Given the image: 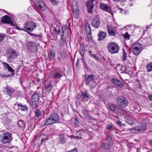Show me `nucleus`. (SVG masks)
Returning <instances> with one entry per match:
<instances>
[{"instance_id": "obj_1", "label": "nucleus", "mask_w": 152, "mask_h": 152, "mask_svg": "<svg viewBox=\"0 0 152 152\" xmlns=\"http://www.w3.org/2000/svg\"><path fill=\"white\" fill-rule=\"evenodd\" d=\"M108 50L111 53L114 54L117 53L119 50V46L115 42H111L107 45Z\"/></svg>"}, {"instance_id": "obj_2", "label": "nucleus", "mask_w": 152, "mask_h": 152, "mask_svg": "<svg viewBox=\"0 0 152 152\" xmlns=\"http://www.w3.org/2000/svg\"><path fill=\"white\" fill-rule=\"evenodd\" d=\"M1 138L2 143L3 144L10 143L12 140V134L8 132L3 133L1 135Z\"/></svg>"}, {"instance_id": "obj_3", "label": "nucleus", "mask_w": 152, "mask_h": 152, "mask_svg": "<svg viewBox=\"0 0 152 152\" xmlns=\"http://www.w3.org/2000/svg\"><path fill=\"white\" fill-rule=\"evenodd\" d=\"M59 118L58 115H52L46 119L45 124L49 125L59 121Z\"/></svg>"}, {"instance_id": "obj_4", "label": "nucleus", "mask_w": 152, "mask_h": 152, "mask_svg": "<svg viewBox=\"0 0 152 152\" xmlns=\"http://www.w3.org/2000/svg\"><path fill=\"white\" fill-rule=\"evenodd\" d=\"M7 54V61L9 63L12 62V60L15 58L18 55V53L12 48L8 49Z\"/></svg>"}, {"instance_id": "obj_5", "label": "nucleus", "mask_w": 152, "mask_h": 152, "mask_svg": "<svg viewBox=\"0 0 152 152\" xmlns=\"http://www.w3.org/2000/svg\"><path fill=\"white\" fill-rule=\"evenodd\" d=\"M142 45L140 43L137 42L132 46L133 53L136 56H137L142 50Z\"/></svg>"}, {"instance_id": "obj_6", "label": "nucleus", "mask_w": 152, "mask_h": 152, "mask_svg": "<svg viewBox=\"0 0 152 152\" xmlns=\"http://www.w3.org/2000/svg\"><path fill=\"white\" fill-rule=\"evenodd\" d=\"M116 101L118 104L122 107H125L128 104V101L126 98L123 96H118L117 98Z\"/></svg>"}, {"instance_id": "obj_7", "label": "nucleus", "mask_w": 152, "mask_h": 152, "mask_svg": "<svg viewBox=\"0 0 152 152\" xmlns=\"http://www.w3.org/2000/svg\"><path fill=\"white\" fill-rule=\"evenodd\" d=\"M147 127L145 124H141L140 126L133 128L131 129V133H139L144 131L146 129Z\"/></svg>"}, {"instance_id": "obj_8", "label": "nucleus", "mask_w": 152, "mask_h": 152, "mask_svg": "<svg viewBox=\"0 0 152 152\" xmlns=\"http://www.w3.org/2000/svg\"><path fill=\"white\" fill-rule=\"evenodd\" d=\"M36 26V24L34 22H29L24 24V28L27 32H31Z\"/></svg>"}, {"instance_id": "obj_9", "label": "nucleus", "mask_w": 152, "mask_h": 152, "mask_svg": "<svg viewBox=\"0 0 152 152\" xmlns=\"http://www.w3.org/2000/svg\"><path fill=\"white\" fill-rule=\"evenodd\" d=\"M62 32H61L60 39H68V29L66 26H62Z\"/></svg>"}, {"instance_id": "obj_10", "label": "nucleus", "mask_w": 152, "mask_h": 152, "mask_svg": "<svg viewBox=\"0 0 152 152\" xmlns=\"http://www.w3.org/2000/svg\"><path fill=\"white\" fill-rule=\"evenodd\" d=\"M91 25L93 27L96 28H98L99 27L100 22L97 15H96L93 18Z\"/></svg>"}, {"instance_id": "obj_11", "label": "nucleus", "mask_w": 152, "mask_h": 152, "mask_svg": "<svg viewBox=\"0 0 152 152\" xmlns=\"http://www.w3.org/2000/svg\"><path fill=\"white\" fill-rule=\"evenodd\" d=\"M1 21L4 23H10L13 26H15V23L13 22L10 18L7 15L3 16L1 18Z\"/></svg>"}, {"instance_id": "obj_12", "label": "nucleus", "mask_w": 152, "mask_h": 152, "mask_svg": "<svg viewBox=\"0 0 152 152\" xmlns=\"http://www.w3.org/2000/svg\"><path fill=\"white\" fill-rule=\"evenodd\" d=\"M95 0H89L86 3L87 10L89 13H92V10L94 7L93 2Z\"/></svg>"}, {"instance_id": "obj_13", "label": "nucleus", "mask_w": 152, "mask_h": 152, "mask_svg": "<svg viewBox=\"0 0 152 152\" xmlns=\"http://www.w3.org/2000/svg\"><path fill=\"white\" fill-rule=\"evenodd\" d=\"M94 76L93 74H90L85 77V85L89 86L91 82L93 80Z\"/></svg>"}, {"instance_id": "obj_14", "label": "nucleus", "mask_w": 152, "mask_h": 152, "mask_svg": "<svg viewBox=\"0 0 152 152\" xmlns=\"http://www.w3.org/2000/svg\"><path fill=\"white\" fill-rule=\"evenodd\" d=\"M99 8L100 9L102 10L110 12L111 9L108 5L107 4H105L103 3H100L99 5Z\"/></svg>"}, {"instance_id": "obj_15", "label": "nucleus", "mask_w": 152, "mask_h": 152, "mask_svg": "<svg viewBox=\"0 0 152 152\" xmlns=\"http://www.w3.org/2000/svg\"><path fill=\"white\" fill-rule=\"evenodd\" d=\"M2 64L3 66V68L5 69H7L9 72L13 74L12 75H14V70L7 63L5 62H2Z\"/></svg>"}, {"instance_id": "obj_16", "label": "nucleus", "mask_w": 152, "mask_h": 152, "mask_svg": "<svg viewBox=\"0 0 152 152\" xmlns=\"http://www.w3.org/2000/svg\"><path fill=\"white\" fill-rule=\"evenodd\" d=\"M107 28L108 34L111 36H114L116 35L115 29L112 26L107 25Z\"/></svg>"}, {"instance_id": "obj_17", "label": "nucleus", "mask_w": 152, "mask_h": 152, "mask_svg": "<svg viewBox=\"0 0 152 152\" xmlns=\"http://www.w3.org/2000/svg\"><path fill=\"white\" fill-rule=\"evenodd\" d=\"M15 108L18 107V108L22 111H25L28 110V108L26 105H23L21 104H15L14 106Z\"/></svg>"}, {"instance_id": "obj_18", "label": "nucleus", "mask_w": 152, "mask_h": 152, "mask_svg": "<svg viewBox=\"0 0 152 152\" xmlns=\"http://www.w3.org/2000/svg\"><path fill=\"white\" fill-rule=\"evenodd\" d=\"M38 94L37 93H35L32 97V101L33 105L37 107L38 104Z\"/></svg>"}, {"instance_id": "obj_19", "label": "nucleus", "mask_w": 152, "mask_h": 152, "mask_svg": "<svg viewBox=\"0 0 152 152\" xmlns=\"http://www.w3.org/2000/svg\"><path fill=\"white\" fill-rule=\"evenodd\" d=\"M106 36V32L104 31H100L98 34V40L99 41H102L104 39Z\"/></svg>"}, {"instance_id": "obj_20", "label": "nucleus", "mask_w": 152, "mask_h": 152, "mask_svg": "<svg viewBox=\"0 0 152 152\" xmlns=\"http://www.w3.org/2000/svg\"><path fill=\"white\" fill-rule=\"evenodd\" d=\"M39 8L42 11H44L46 9V5L44 2L41 0H39Z\"/></svg>"}, {"instance_id": "obj_21", "label": "nucleus", "mask_w": 152, "mask_h": 152, "mask_svg": "<svg viewBox=\"0 0 152 152\" xmlns=\"http://www.w3.org/2000/svg\"><path fill=\"white\" fill-rule=\"evenodd\" d=\"M53 88V86L50 83H49L45 85V89L46 92L48 93L50 92Z\"/></svg>"}, {"instance_id": "obj_22", "label": "nucleus", "mask_w": 152, "mask_h": 152, "mask_svg": "<svg viewBox=\"0 0 152 152\" xmlns=\"http://www.w3.org/2000/svg\"><path fill=\"white\" fill-rule=\"evenodd\" d=\"M125 121L126 122L131 125L134 124V121L133 118L130 116L127 115L125 118Z\"/></svg>"}, {"instance_id": "obj_23", "label": "nucleus", "mask_w": 152, "mask_h": 152, "mask_svg": "<svg viewBox=\"0 0 152 152\" xmlns=\"http://www.w3.org/2000/svg\"><path fill=\"white\" fill-rule=\"evenodd\" d=\"M111 81L114 84H116V85L120 87H123L124 85V84L123 83L119 81L118 80L116 79H113L111 80Z\"/></svg>"}, {"instance_id": "obj_24", "label": "nucleus", "mask_w": 152, "mask_h": 152, "mask_svg": "<svg viewBox=\"0 0 152 152\" xmlns=\"http://www.w3.org/2000/svg\"><path fill=\"white\" fill-rule=\"evenodd\" d=\"M68 39H60V46L61 48H64L67 46Z\"/></svg>"}, {"instance_id": "obj_25", "label": "nucleus", "mask_w": 152, "mask_h": 152, "mask_svg": "<svg viewBox=\"0 0 152 152\" xmlns=\"http://www.w3.org/2000/svg\"><path fill=\"white\" fill-rule=\"evenodd\" d=\"M5 92H7V93L10 96H11L12 94L15 91L14 90L12 89L10 87L8 86L6 87L4 90Z\"/></svg>"}, {"instance_id": "obj_26", "label": "nucleus", "mask_w": 152, "mask_h": 152, "mask_svg": "<svg viewBox=\"0 0 152 152\" xmlns=\"http://www.w3.org/2000/svg\"><path fill=\"white\" fill-rule=\"evenodd\" d=\"M89 98V95L86 91H85L83 92H82V98L83 101H87L88 100Z\"/></svg>"}, {"instance_id": "obj_27", "label": "nucleus", "mask_w": 152, "mask_h": 152, "mask_svg": "<svg viewBox=\"0 0 152 152\" xmlns=\"http://www.w3.org/2000/svg\"><path fill=\"white\" fill-rule=\"evenodd\" d=\"M34 44L32 42H29L27 44V47L28 49L34 50L36 48V47L34 45Z\"/></svg>"}, {"instance_id": "obj_28", "label": "nucleus", "mask_w": 152, "mask_h": 152, "mask_svg": "<svg viewBox=\"0 0 152 152\" xmlns=\"http://www.w3.org/2000/svg\"><path fill=\"white\" fill-rule=\"evenodd\" d=\"M63 75L61 74L58 72H55L54 74L51 76L52 78L53 79H60V77H62Z\"/></svg>"}, {"instance_id": "obj_29", "label": "nucleus", "mask_w": 152, "mask_h": 152, "mask_svg": "<svg viewBox=\"0 0 152 152\" xmlns=\"http://www.w3.org/2000/svg\"><path fill=\"white\" fill-rule=\"evenodd\" d=\"M80 53L83 58V57L85 50V48L84 45H80L79 48Z\"/></svg>"}, {"instance_id": "obj_30", "label": "nucleus", "mask_w": 152, "mask_h": 152, "mask_svg": "<svg viewBox=\"0 0 152 152\" xmlns=\"http://www.w3.org/2000/svg\"><path fill=\"white\" fill-rule=\"evenodd\" d=\"M54 52L52 50H50L49 53V58L51 60H53L55 57Z\"/></svg>"}, {"instance_id": "obj_31", "label": "nucleus", "mask_w": 152, "mask_h": 152, "mask_svg": "<svg viewBox=\"0 0 152 152\" xmlns=\"http://www.w3.org/2000/svg\"><path fill=\"white\" fill-rule=\"evenodd\" d=\"M85 26L86 33H91V30L90 26L87 22L86 23Z\"/></svg>"}, {"instance_id": "obj_32", "label": "nucleus", "mask_w": 152, "mask_h": 152, "mask_svg": "<svg viewBox=\"0 0 152 152\" xmlns=\"http://www.w3.org/2000/svg\"><path fill=\"white\" fill-rule=\"evenodd\" d=\"M71 7L72 10L76 9H78L77 6V4L75 1H73L72 2V4L71 5Z\"/></svg>"}, {"instance_id": "obj_33", "label": "nucleus", "mask_w": 152, "mask_h": 152, "mask_svg": "<svg viewBox=\"0 0 152 152\" xmlns=\"http://www.w3.org/2000/svg\"><path fill=\"white\" fill-rule=\"evenodd\" d=\"M127 54L125 50L123 49V57L122 60L124 62L127 60Z\"/></svg>"}, {"instance_id": "obj_34", "label": "nucleus", "mask_w": 152, "mask_h": 152, "mask_svg": "<svg viewBox=\"0 0 152 152\" xmlns=\"http://www.w3.org/2000/svg\"><path fill=\"white\" fill-rule=\"evenodd\" d=\"M48 139L47 135L45 134H42L39 136V139L41 140L42 143Z\"/></svg>"}, {"instance_id": "obj_35", "label": "nucleus", "mask_w": 152, "mask_h": 152, "mask_svg": "<svg viewBox=\"0 0 152 152\" xmlns=\"http://www.w3.org/2000/svg\"><path fill=\"white\" fill-rule=\"evenodd\" d=\"M73 10L75 18L76 19L77 18L79 17V12L78 9H74Z\"/></svg>"}, {"instance_id": "obj_36", "label": "nucleus", "mask_w": 152, "mask_h": 152, "mask_svg": "<svg viewBox=\"0 0 152 152\" xmlns=\"http://www.w3.org/2000/svg\"><path fill=\"white\" fill-rule=\"evenodd\" d=\"M146 68L148 72L152 71V62L146 65Z\"/></svg>"}, {"instance_id": "obj_37", "label": "nucleus", "mask_w": 152, "mask_h": 152, "mask_svg": "<svg viewBox=\"0 0 152 152\" xmlns=\"http://www.w3.org/2000/svg\"><path fill=\"white\" fill-rule=\"evenodd\" d=\"M59 140L60 142L62 144H64L65 142V138L64 135H60Z\"/></svg>"}, {"instance_id": "obj_38", "label": "nucleus", "mask_w": 152, "mask_h": 152, "mask_svg": "<svg viewBox=\"0 0 152 152\" xmlns=\"http://www.w3.org/2000/svg\"><path fill=\"white\" fill-rule=\"evenodd\" d=\"M18 124L19 126L22 128H24L26 126L25 124L24 123L22 120L19 121L18 123Z\"/></svg>"}, {"instance_id": "obj_39", "label": "nucleus", "mask_w": 152, "mask_h": 152, "mask_svg": "<svg viewBox=\"0 0 152 152\" xmlns=\"http://www.w3.org/2000/svg\"><path fill=\"white\" fill-rule=\"evenodd\" d=\"M102 148L104 150H107L109 148L110 145L107 143L103 144L102 145Z\"/></svg>"}, {"instance_id": "obj_40", "label": "nucleus", "mask_w": 152, "mask_h": 152, "mask_svg": "<svg viewBox=\"0 0 152 152\" xmlns=\"http://www.w3.org/2000/svg\"><path fill=\"white\" fill-rule=\"evenodd\" d=\"M110 108L114 113H115V111L117 110V108L114 106L111 105L110 106Z\"/></svg>"}, {"instance_id": "obj_41", "label": "nucleus", "mask_w": 152, "mask_h": 152, "mask_svg": "<svg viewBox=\"0 0 152 152\" xmlns=\"http://www.w3.org/2000/svg\"><path fill=\"white\" fill-rule=\"evenodd\" d=\"M50 1L54 5H57L59 2V0H50Z\"/></svg>"}, {"instance_id": "obj_42", "label": "nucleus", "mask_w": 152, "mask_h": 152, "mask_svg": "<svg viewBox=\"0 0 152 152\" xmlns=\"http://www.w3.org/2000/svg\"><path fill=\"white\" fill-rule=\"evenodd\" d=\"M52 29H53V32H52V33L53 34L55 35L57 33V32L58 31V29L54 27H52Z\"/></svg>"}, {"instance_id": "obj_43", "label": "nucleus", "mask_w": 152, "mask_h": 152, "mask_svg": "<svg viewBox=\"0 0 152 152\" xmlns=\"http://www.w3.org/2000/svg\"><path fill=\"white\" fill-rule=\"evenodd\" d=\"M92 52L90 50L89 51V53L90 56H91V57H93L94 58H95L96 59H97L98 58H97V57L96 56V55L95 54H92Z\"/></svg>"}, {"instance_id": "obj_44", "label": "nucleus", "mask_w": 152, "mask_h": 152, "mask_svg": "<svg viewBox=\"0 0 152 152\" xmlns=\"http://www.w3.org/2000/svg\"><path fill=\"white\" fill-rule=\"evenodd\" d=\"M5 37V35L3 34H0V41H2Z\"/></svg>"}, {"instance_id": "obj_45", "label": "nucleus", "mask_w": 152, "mask_h": 152, "mask_svg": "<svg viewBox=\"0 0 152 152\" xmlns=\"http://www.w3.org/2000/svg\"><path fill=\"white\" fill-rule=\"evenodd\" d=\"M86 34L87 38L89 40H91L92 39L91 33H86Z\"/></svg>"}, {"instance_id": "obj_46", "label": "nucleus", "mask_w": 152, "mask_h": 152, "mask_svg": "<svg viewBox=\"0 0 152 152\" xmlns=\"http://www.w3.org/2000/svg\"><path fill=\"white\" fill-rule=\"evenodd\" d=\"M81 94H78L77 96L76 97V100H79V99L82 97V92L81 93Z\"/></svg>"}, {"instance_id": "obj_47", "label": "nucleus", "mask_w": 152, "mask_h": 152, "mask_svg": "<svg viewBox=\"0 0 152 152\" xmlns=\"http://www.w3.org/2000/svg\"><path fill=\"white\" fill-rule=\"evenodd\" d=\"M38 140V139H37V136H36L33 140V142L34 144H37Z\"/></svg>"}, {"instance_id": "obj_48", "label": "nucleus", "mask_w": 152, "mask_h": 152, "mask_svg": "<svg viewBox=\"0 0 152 152\" xmlns=\"http://www.w3.org/2000/svg\"><path fill=\"white\" fill-rule=\"evenodd\" d=\"M113 127L111 124H109L107 125L106 128L107 130H109L111 129Z\"/></svg>"}, {"instance_id": "obj_49", "label": "nucleus", "mask_w": 152, "mask_h": 152, "mask_svg": "<svg viewBox=\"0 0 152 152\" xmlns=\"http://www.w3.org/2000/svg\"><path fill=\"white\" fill-rule=\"evenodd\" d=\"M61 31L60 29L58 28V31L57 32V33L55 34V35L56 36L59 35L61 34Z\"/></svg>"}, {"instance_id": "obj_50", "label": "nucleus", "mask_w": 152, "mask_h": 152, "mask_svg": "<svg viewBox=\"0 0 152 152\" xmlns=\"http://www.w3.org/2000/svg\"><path fill=\"white\" fill-rule=\"evenodd\" d=\"M130 37V36L128 34L126 33V34L124 36V37L125 39H129V37Z\"/></svg>"}, {"instance_id": "obj_51", "label": "nucleus", "mask_w": 152, "mask_h": 152, "mask_svg": "<svg viewBox=\"0 0 152 152\" xmlns=\"http://www.w3.org/2000/svg\"><path fill=\"white\" fill-rule=\"evenodd\" d=\"M117 124L121 126L122 125L121 122L119 121H116Z\"/></svg>"}, {"instance_id": "obj_52", "label": "nucleus", "mask_w": 152, "mask_h": 152, "mask_svg": "<svg viewBox=\"0 0 152 152\" xmlns=\"http://www.w3.org/2000/svg\"><path fill=\"white\" fill-rule=\"evenodd\" d=\"M76 104L77 106L78 105L79 106L80 105V103L78 100H76Z\"/></svg>"}, {"instance_id": "obj_53", "label": "nucleus", "mask_w": 152, "mask_h": 152, "mask_svg": "<svg viewBox=\"0 0 152 152\" xmlns=\"http://www.w3.org/2000/svg\"><path fill=\"white\" fill-rule=\"evenodd\" d=\"M75 121L76 124H77L79 122L78 118H75Z\"/></svg>"}, {"instance_id": "obj_54", "label": "nucleus", "mask_w": 152, "mask_h": 152, "mask_svg": "<svg viewBox=\"0 0 152 152\" xmlns=\"http://www.w3.org/2000/svg\"><path fill=\"white\" fill-rule=\"evenodd\" d=\"M112 87L110 86H108L106 87L105 88V90H107L108 89H109V88H112Z\"/></svg>"}, {"instance_id": "obj_55", "label": "nucleus", "mask_w": 152, "mask_h": 152, "mask_svg": "<svg viewBox=\"0 0 152 152\" xmlns=\"http://www.w3.org/2000/svg\"><path fill=\"white\" fill-rule=\"evenodd\" d=\"M88 111L87 110H85L83 112V114H88Z\"/></svg>"}, {"instance_id": "obj_56", "label": "nucleus", "mask_w": 152, "mask_h": 152, "mask_svg": "<svg viewBox=\"0 0 152 152\" xmlns=\"http://www.w3.org/2000/svg\"><path fill=\"white\" fill-rule=\"evenodd\" d=\"M6 75H2L1 74H0V77H7Z\"/></svg>"}, {"instance_id": "obj_57", "label": "nucleus", "mask_w": 152, "mask_h": 152, "mask_svg": "<svg viewBox=\"0 0 152 152\" xmlns=\"http://www.w3.org/2000/svg\"><path fill=\"white\" fill-rule=\"evenodd\" d=\"M149 99L151 100H152V95H149L148 96Z\"/></svg>"}, {"instance_id": "obj_58", "label": "nucleus", "mask_w": 152, "mask_h": 152, "mask_svg": "<svg viewBox=\"0 0 152 152\" xmlns=\"http://www.w3.org/2000/svg\"><path fill=\"white\" fill-rule=\"evenodd\" d=\"M17 29L19 30H23V29H22V28H19L18 26H17L16 27V28Z\"/></svg>"}, {"instance_id": "obj_59", "label": "nucleus", "mask_w": 152, "mask_h": 152, "mask_svg": "<svg viewBox=\"0 0 152 152\" xmlns=\"http://www.w3.org/2000/svg\"><path fill=\"white\" fill-rule=\"evenodd\" d=\"M42 34H40L39 35V37H40V38H42Z\"/></svg>"}, {"instance_id": "obj_60", "label": "nucleus", "mask_w": 152, "mask_h": 152, "mask_svg": "<svg viewBox=\"0 0 152 152\" xmlns=\"http://www.w3.org/2000/svg\"><path fill=\"white\" fill-rule=\"evenodd\" d=\"M120 11L121 12H122L123 11V9H120Z\"/></svg>"}, {"instance_id": "obj_61", "label": "nucleus", "mask_w": 152, "mask_h": 152, "mask_svg": "<svg viewBox=\"0 0 152 152\" xmlns=\"http://www.w3.org/2000/svg\"><path fill=\"white\" fill-rule=\"evenodd\" d=\"M113 0L114 1H115L118 2V1H121V0Z\"/></svg>"}, {"instance_id": "obj_62", "label": "nucleus", "mask_w": 152, "mask_h": 152, "mask_svg": "<svg viewBox=\"0 0 152 152\" xmlns=\"http://www.w3.org/2000/svg\"><path fill=\"white\" fill-rule=\"evenodd\" d=\"M85 67L87 68V69H88V67L87 66V64H85Z\"/></svg>"}, {"instance_id": "obj_63", "label": "nucleus", "mask_w": 152, "mask_h": 152, "mask_svg": "<svg viewBox=\"0 0 152 152\" xmlns=\"http://www.w3.org/2000/svg\"><path fill=\"white\" fill-rule=\"evenodd\" d=\"M149 143L151 144H152V140H151V141H150L149 142Z\"/></svg>"}, {"instance_id": "obj_64", "label": "nucleus", "mask_w": 152, "mask_h": 152, "mask_svg": "<svg viewBox=\"0 0 152 152\" xmlns=\"http://www.w3.org/2000/svg\"><path fill=\"white\" fill-rule=\"evenodd\" d=\"M38 113H39V114L40 113V114H41V112L39 110V112H38Z\"/></svg>"}]
</instances>
